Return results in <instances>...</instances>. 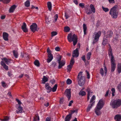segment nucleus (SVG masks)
<instances>
[{
    "label": "nucleus",
    "instance_id": "obj_8",
    "mask_svg": "<svg viewBox=\"0 0 121 121\" xmlns=\"http://www.w3.org/2000/svg\"><path fill=\"white\" fill-rule=\"evenodd\" d=\"M30 28L31 30L33 32L36 31H38L39 29V28L37 27V25L35 23H33L30 26Z\"/></svg>",
    "mask_w": 121,
    "mask_h": 121
},
{
    "label": "nucleus",
    "instance_id": "obj_6",
    "mask_svg": "<svg viewBox=\"0 0 121 121\" xmlns=\"http://www.w3.org/2000/svg\"><path fill=\"white\" fill-rule=\"evenodd\" d=\"M110 105L113 108H117L121 105V99H118L111 101Z\"/></svg>",
    "mask_w": 121,
    "mask_h": 121
},
{
    "label": "nucleus",
    "instance_id": "obj_10",
    "mask_svg": "<svg viewBox=\"0 0 121 121\" xmlns=\"http://www.w3.org/2000/svg\"><path fill=\"white\" fill-rule=\"evenodd\" d=\"M71 90L70 89H66L65 92V95L69 100L71 97Z\"/></svg>",
    "mask_w": 121,
    "mask_h": 121
},
{
    "label": "nucleus",
    "instance_id": "obj_27",
    "mask_svg": "<svg viewBox=\"0 0 121 121\" xmlns=\"http://www.w3.org/2000/svg\"><path fill=\"white\" fill-rule=\"evenodd\" d=\"M71 114L68 115L65 118V121H70L71 117Z\"/></svg>",
    "mask_w": 121,
    "mask_h": 121
},
{
    "label": "nucleus",
    "instance_id": "obj_44",
    "mask_svg": "<svg viewBox=\"0 0 121 121\" xmlns=\"http://www.w3.org/2000/svg\"><path fill=\"white\" fill-rule=\"evenodd\" d=\"M95 99V96L94 95H93L92 97L91 98V99L90 100V103H91L92 102H93V101Z\"/></svg>",
    "mask_w": 121,
    "mask_h": 121
},
{
    "label": "nucleus",
    "instance_id": "obj_28",
    "mask_svg": "<svg viewBox=\"0 0 121 121\" xmlns=\"http://www.w3.org/2000/svg\"><path fill=\"white\" fill-rule=\"evenodd\" d=\"M2 60H3L7 64H8L10 62L11 60L9 59L4 58H3Z\"/></svg>",
    "mask_w": 121,
    "mask_h": 121
},
{
    "label": "nucleus",
    "instance_id": "obj_38",
    "mask_svg": "<svg viewBox=\"0 0 121 121\" xmlns=\"http://www.w3.org/2000/svg\"><path fill=\"white\" fill-rule=\"evenodd\" d=\"M13 55L16 58H17L18 56V53L17 51L14 50L13 51Z\"/></svg>",
    "mask_w": 121,
    "mask_h": 121
},
{
    "label": "nucleus",
    "instance_id": "obj_63",
    "mask_svg": "<svg viewBox=\"0 0 121 121\" xmlns=\"http://www.w3.org/2000/svg\"><path fill=\"white\" fill-rule=\"evenodd\" d=\"M65 16L66 17V19H68L69 17V16L66 14V13H65Z\"/></svg>",
    "mask_w": 121,
    "mask_h": 121
},
{
    "label": "nucleus",
    "instance_id": "obj_12",
    "mask_svg": "<svg viewBox=\"0 0 121 121\" xmlns=\"http://www.w3.org/2000/svg\"><path fill=\"white\" fill-rule=\"evenodd\" d=\"M86 91L87 92V99L89 100L90 99V97L92 95V92H91L89 88H88L86 89Z\"/></svg>",
    "mask_w": 121,
    "mask_h": 121
},
{
    "label": "nucleus",
    "instance_id": "obj_26",
    "mask_svg": "<svg viewBox=\"0 0 121 121\" xmlns=\"http://www.w3.org/2000/svg\"><path fill=\"white\" fill-rule=\"evenodd\" d=\"M48 81L47 78L45 76H44L42 79V83L44 84L46 82Z\"/></svg>",
    "mask_w": 121,
    "mask_h": 121
},
{
    "label": "nucleus",
    "instance_id": "obj_48",
    "mask_svg": "<svg viewBox=\"0 0 121 121\" xmlns=\"http://www.w3.org/2000/svg\"><path fill=\"white\" fill-rule=\"evenodd\" d=\"M39 116L38 115L36 116L34 118V121H36L37 120L39 121Z\"/></svg>",
    "mask_w": 121,
    "mask_h": 121
},
{
    "label": "nucleus",
    "instance_id": "obj_46",
    "mask_svg": "<svg viewBox=\"0 0 121 121\" xmlns=\"http://www.w3.org/2000/svg\"><path fill=\"white\" fill-rule=\"evenodd\" d=\"M102 8L103 10L105 12H108L109 10V9L108 8L104 7L103 6L102 7Z\"/></svg>",
    "mask_w": 121,
    "mask_h": 121
},
{
    "label": "nucleus",
    "instance_id": "obj_58",
    "mask_svg": "<svg viewBox=\"0 0 121 121\" xmlns=\"http://www.w3.org/2000/svg\"><path fill=\"white\" fill-rule=\"evenodd\" d=\"M31 9H34V8L35 9H36L38 10V7H35L33 5H32L31 6Z\"/></svg>",
    "mask_w": 121,
    "mask_h": 121
},
{
    "label": "nucleus",
    "instance_id": "obj_33",
    "mask_svg": "<svg viewBox=\"0 0 121 121\" xmlns=\"http://www.w3.org/2000/svg\"><path fill=\"white\" fill-rule=\"evenodd\" d=\"M91 54V53L90 52L87 53L86 55V58L88 60H89L90 59Z\"/></svg>",
    "mask_w": 121,
    "mask_h": 121
},
{
    "label": "nucleus",
    "instance_id": "obj_52",
    "mask_svg": "<svg viewBox=\"0 0 121 121\" xmlns=\"http://www.w3.org/2000/svg\"><path fill=\"white\" fill-rule=\"evenodd\" d=\"M86 73H87V77L88 79H89L90 78V75L89 74V72L87 71H86Z\"/></svg>",
    "mask_w": 121,
    "mask_h": 121
},
{
    "label": "nucleus",
    "instance_id": "obj_22",
    "mask_svg": "<svg viewBox=\"0 0 121 121\" xmlns=\"http://www.w3.org/2000/svg\"><path fill=\"white\" fill-rule=\"evenodd\" d=\"M8 34L6 33H3V36L4 39L5 40L7 41L8 40Z\"/></svg>",
    "mask_w": 121,
    "mask_h": 121
},
{
    "label": "nucleus",
    "instance_id": "obj_32",
    "mask_svg": "<svg viewBox=\"0 0 121 121\" xmlns=\"http://www.w3.org/2000/svg\"><path fill=\"white\" fill-rule=\"evenodd\" d=\"M90 7L93 13L95 12V8L94 6L92 4L90 5Z\"/></svg>",
    "mask_w": 121,
    "mask_h": 121
},
{
    "label": "nucleus",
    "instance_id": "obj_53",
    "mask_svg": "<svg viewBox=\"0 0 121 121\" xmlns=\"http://www.w3.org/2000/svg\"><path fill=\"white\" fill-rule=\"evenodd\" d=\"M77 110H72L71 111V114H71V115L72 114H73V113H74L75 112L76 113L77 112Z\"/></svg>",
    "mask_w": 121,
    "mask_h": 121
},
{
    "label": "nucleus",
    "instance_id": "obj_49",
    "mask_svg": "<svg viewBox=\"0 0 121 121\" xmlns=\"http://www.w3.org/2000/svg\"><path fill=\"white\" fill-rule=\"evenodd\" d=\"M57 34V32L55 31H53L51 32V36L52 37L54 36Z\"/></svg>",
    "mask_w": 121,
    "mask_h": 121
},
{
    "label": "nucleus",
    "instance_id": "obj_42",
    "mask_svg": "<svg viewBox=\"0 0 121 121\" xmlns=\"http://www.w3.org/2000/svg\"><path fill=\"white\" fill-rule=\"evenodd\" d=\"M35 65L37 66H39V63L38 60H36L34 62Z\"/></svg>",
    "mask_w": 121,
    "mask_h": 121
},
{
    "label": "nucleus",
    "instance_id": "obj_1",
    "mask_svg": "<svg viewBox=\"0 0 121 121\" xmlns=\"http://www.w3.org/2000/svg\"><path fill=\"white\" fill-rule=\"evenodd\" d=\"M109 45L110 47V48L109 49L108 54L109 57H110L111 60V71L113 72L115 70L116 65L115 63V61L114 59V57L112 55V49L109 44Z\"/></svg>",
    "mask_w": 121,
    "mask_h": 121
},
{
    "label": "nucleus",
    "instance_id": "obj_20",
    "mask_svg": "<svg viewBox=\"0 0 121 121\" xmlns=\"http://www.w3.org/2000/svg\"><path fill=\"white\" fill-rule=\"evenodd\" d=\"M83 29L84 35L86 34L87 32V27L86 25L85 24H84L83 25Z\"/></svg>",
    "mask_w": 121,
    "mask_h": 121
},
{
    "label": "nucleus",
    "instance_id": "obj_43",
    "mask_svg": "<svg viewBox=\"0 0 121 121\" xmlns=\"http://www.w3.org/2000/svg\"><path fill=\"white\" fill-rule=\"evenodd\" d=\"M1 84L2 86L5 88H6L7 87V84L4 82H2Z\"/></svg>",
    "mask_w": 121,
    "mask_h": 121
},
{
    "label": "nucleus",
    "instance_id": "obj_23",
    "mask_svg": "<svg viewBox=\"0 0 121 121\" xmlns=\"http://www.w3.org/2000/svg\"><path fill=\"white\" fill-rule=\"evenodd\" d=\"M94 102H93L91 104L89 105L87 109V112H88L90 111V109L91 108L92 106L94 105Z\"/></svg>",
    "mask_w": 121,
    "mask_h": 121
},
{
    "label": "nucleus",
    "instance_id": "obj_61",
    "mask_svg": "<svg viewBox=\"0 0 121 121\" xmlns=\"http://www.w3.org/2000/svg\"><path fill=\"white\" fill-rule=\"evenodd\" d=\"M73 100H71L69 102L68 106H70L73 103Z\"/></svg>",
    "mask_w": 121,
    "mask_h": 121
},
{
    "label": "nucleus",
    "instance_id": "obj_51",
    "mask_svg": "<svg viewBox=\"0 0 121 121\" xmlns=\"http://www.w3.org/2000/svg\"><path fill=\"white\" fill-rule=\"evenodd\" d=\"M58 17V16L57 14H56L54 17V18L55 19V22H56L57 20Z\"/></svg>",
    "mask_w": 121,
    "mask_h": 121
},
{
    "label": "nucleus",
    "instance_id": "obj_50",
    "mask_svg": "<svg viewBox=\"0 0 121 121\" xmlns=\"http://www.w3.org/2000/svg\"><path fill=\"white\" fill-rule=\"evenodd\" d=\"M10 1V0H3V2L4 3L7 4L9 3Z\"/></svg>",
    "mask_w": 121,
    "mask_h": 121
},
{
    "label": "nucleus",
    "instance_id": "obj_30",
    "mask_svg": "<svg viewBox=\"0 0 121 121\" xmlns=\"http://www.w3.org/2000/svg\"><path fill=\"white\" fill-rule=\"evenodd\" d=\"M117 88L118 91L121 93V82L118 85Z\"/></svg>",
    "mask_w": 121,
    "mask_h": 121
},
{
    "label": "nucleus",
    "instance_id": "obj_37",
    "mask_svg": "<svg viewBox=\"0 0 121 121\" xmlns=\"http://www.w3.org/2000/svg\"><path fill=\"white\" fill-rule=\"evenodd\" d=\"M30 4V2L29 0L26 1L25 3V6L26 7H29Z\"/></svg>",
    "mask_w": 121,
    "mask_h": 121
},
{
    "label": "nucleus",
    "instance_id": "obj_39",
    "mask_svg": "<svg viewBox=\"0 0 121 121\" xmlns=\"http://www.w3.org/2000/svg\"><path fill=\"white\" fill-rule=\"evenodd\" d=\"M117 70L118 72L120 73L121 72V63L120 64H118V67Z\"/></svg>",
    "mask_w": 121,
    "mask_h": 121
},
{
    "label": "nucleus",
    "instance_id": "obj_36",
    "mask_svg": "<svg viewBox=\"0 0 121 121\" xmlns=\"http://www.w3.org/2000/svg\"><path fill=\"white\" fill-rule=\"evenodd\" d=\"M70 28L68 26H65L64 27V31L65 32H69L70 30Z\"/></svg>",
    "mask_w": 121,
    "mask_h": 121
},
{
    "label": "nucleus",
    "instance_id": "obj_3",
    "mask_svg": "<svg viewBox=\"0 0 121 121\" xmlns=\"http://www.w3.org/2000/svg\"><path fill=\"white\" fill-rule=\"evenodd\" d=\"M82 72H80L78 74L77 80L79 86H83L85 83V77L82 76Z\"/></svg>",
    "mask_w": 121,
    "mask_h": 121
},
{
    "label": "nucleus",
    "instance_id": "obj_17",
    "mask_svg": "<svg viewBox=\"0 0 121 121\" xmlns=\"http://www.w3.org/2000/svg\"><path fill=\"white\" fill-rule=\"evenodd\" d=\"M48 58L47 60V61L48 63L50 62L53 59V56L52 54L51 53L48 54Z\"/></svg>",
    "mask_w": 121,
    "mask_h": 121
},
{
    "label": "nucleus",
    "instance_id": "obj_19",
    "mask_svg": "<svg viewBox=\"0 0 121 121\" xmlns=\"http://www.w3.org/2000/svg\"><path fill=\"white\" fill-rule=\"evenodd\" d=\"M59 63V65L58 66V68L60 69L65 65V61L64 60H62Z\"/></svg>",
    "mask_w": 121,
    "mask_h": 121
},
{
    "label": "nucleus",
    "instance_id": "obj_60",
    "mask_svg": "<svg viewBox=\"0 0 121 121\" xmlns=\"http://www.w3.org/2000/svg\"><path fill=\"white\" fill-rule=\"evenodd\" d=\"M82 59L83 60L84 62L86 61V60L85 59V56H83L82 57Z\"/></svg>",
    "mask_w": 121,
    "mask_h": 121
},
{
    "label": "nucleus",
    "instance_id": "obj_9",
    "mask_svg": "<svg viewBox=\"0 0 121 121\" xmlns=\"http://www.w3.org/2000/svg\"><path fill=\"white\" fill-rule=\"evenodd\" d=\"M104 71L103 68H101L100 71V73L102 76L104 75V73L105 75H106L107 72V69L105 65L104 66Z\"/></svg>",
    "mask_w": 121,
    "mask_h": 121
},
{
    "label": "nucleus",
    "instance_id": "obj_25",
    "mask_svg": "<svg viewBox=\"0 0 121 121\" xmlns=\"http://www.w3.org/2000/svg\"><path fill=\"white\" fill-rule=\"evenodd\" d=\"M108 40L106 38L105 36L104 37L103 40L102 44L104 45H105L108 43Z\"/></svg>",
    "mask_w": 121,
    "mask_h": 121
},
{
    "label": "nucleus",
    "instance_id": "obj_7",
    "mask_svg": "<svg viewBox=\"0 0 121 121\" xmlns=\"http://www.w3.org/2000/svg\"><path fill=\"white\" fill-rule=\"evenodd\" d=\"M101 34V32L100 31H99L97 32H95L94 33L93 35V37L94 38L93 42V44L96 43L98 41L99 37Z\"/></svg>",
    "mask_w": 121,
    "mask_h": 121
},
{
    "label": "nucleus",
    "instance_id": "obj_11",
    "mask_svg": "<svg viewBox=\"0 0 121 121\" xmlns=\"http://www.w3.org/2000/svg\"><path fill=\"white\" fill-rule=\"evenodd\" d=\"M16 107L17 109V110L16 111V112L17 113H19L22 112V108L20 105L17 104L16 106Z\"/></svg>",
    "mask_w": 121,
    "mask_h": 121
},
{
    "label": "nucleus",
    "instance_id": "obj_18",
    "mask_svg": "<svg viewBox=\"0 0 121 121\" xmlns=\"http://www.w3.org/2000/svg\"><path fill=\"white\" fill-rule=\"evenodd\" d=\"M114 119L117 121H120L121 120V115L120 114L116 115L114 117Z\"/></svg>",
    "mask_w": 121,
    "mask_h": 121
},
{
    "label": "nucleus",
    "instance_id": "obj_31",
    "mask_svg": "<svg viewBox=\"0 0 121 121\" xmlns=\"http://www.w3.org/2000/svg\"><path fill=\"white\" fill-rule=\"evenodd\" d=\"M79 94L80 95L83 96L86 95V93L85 91L82 90H81L79 92Z\"/></svg>",
    "mask_w": 121,
    "mask_h": 121
},
{
    "label": "nucleus",
    "instance_id": "obj_55",
    "mask_svg": "<svg viewBox=\"0 0 121 121\" xmlns=\"http://www.w3.org/2000/svg\"><path fill=\"white\" fill-rule=\"evenodd\" d=\"M16 100L18 103L17 104H19L21 105V103L19 99H16Z\"/></svg>",
    "mask_w": 121,
    "mask_h": 121
},
{
    "label": "nucleus",
    "instance_id": "obj_41",
    "mask_svg": "<svg viewBox=\"0 0 121 121\" xmlns=\"http://www.w3.org/2000/svg\"><path fill=\"white\" fill-rule=\"evenodd\" d=\"M9 119V117H4V119H0V120L1 121H8Z\"/></svg>",
    "mask_w": 121,
    "mask_h": 121
},
{
    "label": "nucleus",
    "instance_id": "obj_47",
    "mask_svg": "<svg viewBox=\"0 0 121 121\" xmlns=\"http://www.w3.org/2000/svg\"><path fill=\"white\" fill-rule=\"evenodd\" d=\"M72 81L69 79H68L66 81L67 83V84H70L72 83Z\"/></svg>",
    "mask_w": 121,
    "mask_h": 121
},
{
    "label": "nucleus",
    "instance_id": "obj_29",
    "mask_svg": "<svg viewBox=\"0 0 121 121\" xmlns=\"http://www.w3.org/2000/svg\"><path fill=\"white\" fill-rule=\"evenodd\" d=\"M47 5L49 10L51 11L52 7V4L50 2H48L47 3Z\"/></svg>",
    "mask_w": 121,
    "mask_h": 121
},
{
    "label": "nucleus",
    "instance_id": "obj_2",
    "mask_svg": "<svg viewBox=\"0 0 121 121\" xmlns=\"http://www.w3.org/2000/svg\"><path fill=\"white\" fill-rule=\"evenodd\" d=\"M104 105L103 100L102 99L99 100L95 109V112L97 116L101 114V112L100 110L103 107Z\"/></svg>",
    "mask_w": 121,
    "mask_h": 121
},
{
    "label": "nucleus",
    "instance_id": "obj_45",
    "mask_svg": "<svg viewBox=\"0 0 121 121\" xmlns=\"http://www.w3.org/2000/svg\"><path fill=\"white\" fill-rule=\"evenodd\" d=\"M111 91H112V96H114L115 95V89L114 88H112L111 89Z\"/></svg>",
    "mask_w": 121,
    "mask_h": 121
},
{
    "label": "nucleus",
    "instance_id": "obj_64",
    "mask_svg": "<svg viewBox=\"0 0 121 121\" xmlns=\"http://www.w3.org/2000/svg\"><path fill=\"white\" fill-rule=\"evenodd\" d=\"M109 92V90H108L106 92V94L105 95V96L106 97L108 96V95Z\"/></svg>",
    "mask_w": 121,
    "mask_h": 121
},
{
    "label": "nucleus",
    "instance_id": "obj_34",
    "mask_svg": "<svg viewBox=\"0 0 121 121\" xmlns=\"http://www.w3.org/2000/svg\"><path fill=\"white\" fill-rule=\"evenodd\" d=\"M74 63V59L73 57H72L70 60V64L69 65L73 66Z\"/></svg>",
    "mask_w": 121,
    "mask_h": 121
},
{
    "label": "nucleus",
    "instance_id": "obj_4",
    "mask_svg": "<svg viewBox=\"0 0 121 121\" xmlns=\"http://www.w3.org/2000/svg\"><path fill=\"white\" fill-rule=\"evenodd\" d=\"M67 39L69 42H72V41H73L74 46L77 43V37L75 34L72 35L71 34H69L67 36Z\"/></svg>",
    "mask_w": 121,
    "mask_h": 121
},
{
    "label": "nucleus",
    "instance_id": "obj_35",
    "mask_svg": "<svg viewBox=\"0 0 121 121\" xmlns=\"http://www.w3.org/2000/svg\"><path fill=\"white\" fill-rule=\"evenodd\" d=\"M57 84H55L54 87L52 89V91L53 92H54L57 89Z\"/></svg>",
    "mask_w": 121,
    "mask_h": 121
},
{
    "label": "nucleus",
    "instance_id": "obj_21",
    "mask_svg": "<svg viewBox=\"0 0 121 121\" xmlns=\"http://www.w3.org/2000/svg\"><path fill=\"white\" fill-rule=\"evenodd\" d=\"M16 8V6L15 5L12 6L10 8L9 10V12L12 13L13 12Z\"/></svg>",
    "mask_w": 121,
    "mask_h": 121
},
{
    "label": "nucleus",
    "instance_id": "obj_54",
    "mask_svg": "<svg viewBox=\"0 0 121 121\" xmlns=\"http://www.w3.org/2000/svg\"><path fill=\"white\" fill-rule=\"evenodd\" d=\"M47 52L48 53V54H51V51L49 48H48L47 50Z\"/></svg>",
    "mask_w": 121,
    "mask_h": 121
},
{
    "label": "nucleus",
    "instance_id": "obj_14",
    "mask_svg": "<svg viewBox=\"0 0 121 121\" xmlns=\"http://www.w3.org/2000/svg\"><path fill=\"white\" fill-rule=\"evenodd\" d=\"M79 48H77L75 50H74L73 52V57H77L78 56L79 53L78 50Z\"/></svg>",
    "mask_w": 121,
    "mask_h": 121
},
{
    "label": "nucleus",
    "instance_id": "obj_15",
    "mask_svg": "<svg viewBox=\"0 0 121 121\" xmlns=\"http://www.w3.org/2000/svg\"><path fill=\"white\" fill-rule=\"evenodd\" d=\"M22 28L24 32H26L28 31V30L26 27V25L25 22L23 23L22 26Z\"/></svg>",
    "mask_w": 121,
    "mask_h": 121
},
{
    "label": "nucleus",
    "instance_id": "obj_16",
    "mask_svg": "<svg viewBox=\"0 0 121 121\" xmlns=\"http://www.w3.org/2000/svg\"><path fill=\"white\" fill-rule=\"evenodd\" d=\"M113 33L112 31H108L106 34L105 37L110 38L113 35Z\"/></svg>",
    "mask_w": 121,
    "mask_h": 121
},
{
    "label": "nucleus",
    "instance_id": "obj_56",
    "mask_svg": "<svg viewBox=\"0 0 121 121\" xmlns=\"http://www.w3.org/2000/svg\"><path fill=\"white\" fill-rule=\"evenodd\" d=\"M50 82L51 83L53 84L55 83V80L54 79H52L50 81Z\"/></svg>",
    "mask_w": 121,
    "mask_h": 121
},
{
    "label": "nucleus",
    "instance_id": "obj_13",
    "mask_svg": "<svg viewBox=\"0 0 121 121\" xmlns=\"http://www.w3.org/2000/svg\"><path fill=\"white\" fill-rule=\"evenodd\" d=\"M45 87L48 92L49 93L52 91V88L50 86L49 84L48 83L45 84Z\"/></svg>",
    "mask_w": 121,
    "mask_h": 121
},
{
    "label": "nucleus",
    "instance_id": "obj_5",
    "mask_svg": "<svg viewBox=\"0 0 121 121\" xmlns=\"http://www.w3.org/2000/svg\"><path fill=\"white\" fill-rule=\"evenodd\" d=\"M117 5L115 6L112 8L109 12L110 14L111 15L112 17V18H116L118 15V13L117 11Z\"/></svg>",
    "mask_w": 121,
    "mask_h": 121
},
{
    "label": "nucleus",
    "instance_id": "obj_57",
    "mask_svg": "<svg viewBox=\"0 0 121 121\" xmlns=\"http://www.w3.org/2000/svg\"><path fill=\"white\" fill-rule=\"evenodd\" d=\"M51 118L48 117H47L46 119V121H51Z\"/></svg>",
    "mask_w": 121,
    "mask_h": 121
},
{
    "label": "nucleus",
    "instance_id": "obj_62",
    "mask_svg": "<svg viewBox=\"0 0 121 121\" xmlns=\"http://www.w3.org/2000/svg\"><path fill=\"white\" fill-rule=\"evenodd\" d=\"M45 106L46 107H48L49 105V103L48 102H46L44 104Z\"/></svg>",
    "mask_w": 121,
    "mask_h": 121
},
{
    "label": "nucleus",
    "instance_id": "obj_24",
    "mask_svg": "<svg viewBox=\"0 0 121 121\" xmlns=\"http://www.w3.org/2000/svg\"><path fill=\"white\" fill-rule=\"evenodd\" d=\"M1 64L3 66L4 68L6 70L8 69V66L6 65L3 61H1Z\"/></svg>",
    "mask_w": 121,
    "mask_h": 121
},
{
    "label": "nucleus",
    "instance_id": "obj_59",
    "mask_svg": "<svg viewBox=\"0 0 121 121\" xmlns=\"http://www.w3.org/2000/svg\"><path fill=\"white\" fill-rule=\"evenodd\" d=\"M55 50L57 51H59L60 50V48L59 47H56L55 48Z\"/></svg>",
    "mask_w": 121,
    "mask_h": 121
},
{
    "label": "nucleus",
    "instance_id": "obj_40",
    "mask_svg": "<svg viewBox=\"0 0 121 121\" xmlns=\"http://www.w3.org/2000/svg\"><path fill=\"white\" fill-rule=\"evenodd\" d=\"M73 66L69 65L67 66V71L68 72H70L72 67Z\"/></svg>",
    "mask_w": 121,
    "mask_h": 121
}]
</instances>
